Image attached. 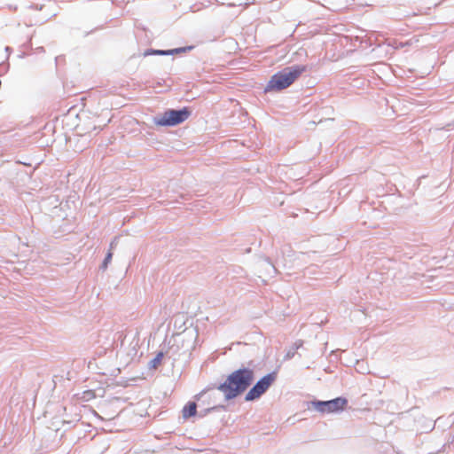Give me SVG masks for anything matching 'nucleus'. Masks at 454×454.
I'll return each mask as SVG.
<instances>
[{
    "label": "nucleus",
    "mask_w": 454,
    "mask_h": 454,
    "mask_svg": "<svg viewBox=\"0 0 454 454\" xmlns=\"http://www.w3.org/2000/svg\"><path fill=\"white\" fill-rule=\"evenodd\" d=\"M254 379L255 373L253 368L241 366L231 372L216 388L223 394L225 401H231L251 387Z\"/></svg>",
    "instance_id": "1"
},
{
    "label": "nucleus",
    "mask_w": 454,
    "mask_h": 454,
    "mask_svg": "<svg viewBox=\"0 0 454 454\" xmlns=\"http://www.w3.org/2000/svg\"><path fill=\"white\" fill-rule=\"evenodd\" d=\"M306 71L305 65H293L282 68L270 77L264 92H278L288 88Z\"/></svg>",
    "instance_id": "2"
},
{
    "label": "nucleus",
    "mask_w": 454,
    "mask_h": 454,
    "mask_svg": "<svg viewBox=\"0 0 454 454\" xmlns=\"http://www.w3.org/2000/svg\"><path fill=\"white\" fill-rule=\"evenodd\" d=\"M192 114L188 106L180 109L168 108L163 114L154 116L153 121L160 127H175L185 121Z\"/></svg>",
    "instance_id": "3"
},
{
    "label": "nucleus",
    "mask_w": 454,
    "mask_h": 454,
    "mask_svg": "<svg viewBox=\"0 0 454 454\" xmlns=\"http://www.w3.org/2000/svg\"><path fill=\"white\" fill-rule=\"evenodd\" d=\"M348 403V401L346 397L338 396L327 401L314 399L308 402L307 407L309 410H315L321 414L340 413L345 410Z\"/></svg>",
    "instance_id": "4"
},
{
    "label": "nucleus",
    "mask_w": 454,
    "mask_h": 454,
    "mask_svg": "<svg viewBox=\"0 0 454 454\" xmlns=\"http://www.w3.org/2000/svg\"><path fill=\"white\" fill-rule=\"evenodd\" d=\"M277 376V372L273 371L259 379L247 392L245 401L253 402L258 400L275 382Z\"/></svg>",
    "instance_id": "5"
},
{
    "label": "nucleus",
    "mask_w": 454,
    "mask_h": 454,
    "mask_svg": "<svg viewBox=\"0 0 454 454\" xmlns=\"http://www.w3.org/2000/svg\"><path fill=\"white\" fill-rule=\"evenodd\" d=\"M130 334H131V333H128L127 334H124L123 332H117L113 334L112 338H110L112 333H109L107 330H103L99 333L98 342H101L102 347L106 350L114 347V344L118 341H120V346H121V348H122L124 346L125 340L127 338H129Z\"/></svg>",
    "instance_id": "6"
},
{
    "label": "nucleus",
    "mask_w": 454,
    "mask_h": 454,
    "mask_svg": "<svg viewBox=\"0 0 454 454\" xmlns=\"http://www.w3.org/2000/svg\"><path fill=\"white\" fill-rule=\"evenodd\" d=\"M217 386L212 385L208 386L205 389L201 390L199 394L195 395V399L197 401H201L203 403H206L207 405L211 404L212 403L215 404V393H211L212 390L216 389Z\"/></svg>",
    "instance_id": "7"
},
{
    "label": "nucleus",
    "mask_w": 454,
    "mask_h": 454,
    "mask_svg": "<svg viewBox=\"0 0 454 454\" xmlns=\"http://www.w3.org/2000/svg\"><path fill=\"white\" fill-rule=\"evenodd\" d=\"M129 342V349L128 351L129 355L136 356L137 352V348L139 346V333L137 332L131 333Z\"/></svg>",
    "instance_id": "8"
},
{
    "label": "nucleus",
    "mask_w": 454,
    "mask_h": 454,
    "mask_svg": "<svg viewBox=\"0 0 454 454\" xmlns=\"http://www.w3.org/2000/svg\"><path fill=\"white\" fill-rule=\"evenodd\" d=\"M225 405L223 404H213L212 406L200 409L199 411H197V415L199 418L206 417L209 412L213 411H225Z\"/></svg>",
    "instance_id": "9"
},
{
    "label": "nucleus",
    "mask_w": 454,
    "mask_h": 454,
    "mask_svg": "<svg viewBox=\"0 0 454 454\" xmlns=\"http://www.w3.org/2000/svg\"><path fill=\"white\" fill-rule=\"evenodd\" d=\"M183 417L189 419L197 415V404L194 402H188L183 408Z\"/></svg>",
    "instance_id": "10"
},
{
    "label": "nucleus",
    "mask_w": 454,
    "mask_h": 454,
    "mask_svg": "<svg viewBox=\"0 0 454 454\" xmlns=\"http://www.w3.org/2000/svg\"><path fill=\"white\" fill-rule=\"evenodd\" d=\"M302 345H303V341H302V340H296V341L293 344V346H292V347H291V348L286 351V355H285V356H284V359H285V360H290V359H292V358L294 356V355H295L296 351H297L301 347H302Z\"/></svg>",
    "instance_id": "11"
},
{
    "label": "nucleus",
    "mask_w": 454,
    "mask_h": 454,
    "mask_svg": "<svg viewBox=\"0 0 454 454\" xmlns=\"http://www.w3.org/2000/svg\"><path fill=\"white\" fill-rule=\"evenodd\" d=\"M164 357V353L162 351H159L156 356L149 361L148 367L150 369H156L157 366L161 363L162 358Z\"/></svg>",
    "instance_id": "12"
},
{
    "label": "nucleus",
    "mask_w": 454,
    "mask_h": 454,
    "mask_svg": "<svg viewBox=\"0 0 454 454\" xmlns=\"http://www.w3.org/2000/svg\"><path fill=\"white\" fill-rule=\"evenodd\" d=\"M145 57L158 55V56H169L168 50H155V49H147L143 53Z\"/></svg>",
    "instance_id": "13"
},
{
    "label": "nucleus",
    "mask_w": 454,
    "mask_h": 454,
    "mask_svg": "<svg viewBox=\"0 0 454 454\" xmlns=\"http://www.w3.org/2000/svg\"><path fill=\"white\" fill-rule=\"evenodd\" d=\"M194 48L193 45L184 46V47H178L174 49H169L168 52L169 55H175V54H180V53H185L190 51H192Z\"/></svg>",
    "instance_id": "14"
},
{
    "label": "nucleus",
    "mask_w": 454,
    "mask_h": 454,
    "mask_svg": "<svg viewBox=\"0 0 454 454\" xmlns=\"http://www.w3.org/2000/svg\"><path fill=\"white\" fill-rule=\"evenodd\" d=\"M112 258H113V253L111 251H109L106 254V256H105V258H104V260H103V262H102V263H101V265L99 267L100 270H106L107 269V267H108V264L111 262Z\"/></svg>",
    "instance_id": "15"
},
{
    "label": "nucleus",
    "mask_w": 454,
    "mask_h": 454,
    "mask_svg": "<svg viewBox=\"0 0 454 454\" xmlns=\"http://www.w3.org/2000/svg\"><path fill=\"white\" fill-rule=\"evenodd\" d=\"M435 422L436 421H433L431 419L430 420H427V424L422 428V433L431 432L434 428V427H435Z\"/></svg>",
    "instance_id": "16"
},
{
    "label": "nucleus",
    "mask_w": 454,
    "mask_h": 454,
    "mask_svg": "<svg viewBox=\"0 0 454 454\" xmlns=\"http://www.w3.org/2000/svg\"><path fill=\"white\" fill-rule=\"evenodd\" d=\"M9 69V63H3L0 65V74L6 73Z\"/></svg>",
    "instance_id": "17"
},
{
    "label": "nucleus",
    "mask_w": 454,
    "mask_h": 454,
    "mask_svg": "<svg viewBox=\"0 0 454 454\" xmlns=\"http://www.w3.org/2000/svg\"><path fill=\"white\" fill-rule=\"evenodd\" d=\"M264 262L267 263V265L269 267H270L272 269L273 271H275V267L274 265L271 263L270 260L269 258H265L264 259Z\"/></svg>",
    "instance_id": "18"
},
{
    "label": "nucleus",
    "mask_w": 454,
    "mask_h": 454,
    "mask_svg": "<svg viewBox=\"0 0 454 454\" xmlns=\"http://www.w3.org/2000/svg\"><path fill=\"white\" fill-rule=\"evenodd\" d=\"M30 8L31 9H35V10H42L43 9V5H38V4H32L30 5Z\"/></svg>",
    "instance_id": "19"
},
{
    "label": "nucleus",
    "mask_w": 454,
    "mask_h": 454,
    "mask_svg": "<svg viewBox=\"0 0 454 454\" xmlns=\"http://www.w3.org/2000/svg\"><path fill=\"white\" fill-rule=\"evenodd\" d=\"M4 51L7 52L8 56H7V59L9 58L10 54L12 52V49L10 47V46H6L4 48Z\"/></svg>",
    "instance_id": "20"
}]
</instances>
